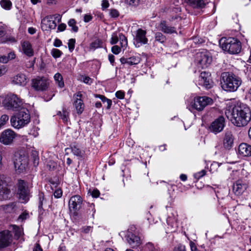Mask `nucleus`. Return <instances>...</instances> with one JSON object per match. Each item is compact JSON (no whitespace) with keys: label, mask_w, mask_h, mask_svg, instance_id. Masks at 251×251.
<instances>
[{"label":"nucleus","mask_w":251,"mask_h":251,"mask_svg":"<svg viewBox=\"0 0 251 251\" xmlns=\"http://www.w3.org/2000/svg\"><path fill=\"white\" fill-rule=\"evenodd\" d=\"M16 203L15 202H12L8 204L5 205L4 209L7 212H11L15 208Z\"/></svg>","instance_id":"obj_41"},{"label":"nucleus","mask_w":251,"mask_h":251,"mask_svg":"<svg viewBox=\"0 0 251 251\" xmlns=\"http://www.w3.org/2000/svg\"><path fill=\"white\" fill-rule=\"evenodd\" d=\"M98 97H99L101 100L103 104H105L107 100H110L102 95H99L98 96Z\"/></svg>","instance_id":"obj_62"},{"label":"nucleus","mask_w":251,"mask_h":251,"mask_svg":"<svg viewBox=\"0 0 251 251\" xmlns=\"http://www.w3.org/2000/svg\"><path fill=\"white\" fill-rule=\"evenodd\" d=\"M116 97L119 99H123L125 97V93L123 91H118L115 94Z\"/></svg>","instance_id":"obj_53"},{"label":"nucleus","mask_w":251,"mask_h":251,"mask_svg":"<svg viewBox=\"0 0 251 251\" xmlns=\"http://www.w3.org/2000/svg\"><path fill=\"white\" fill-rule=\"evenodd\" d=\"M199 84L205 86L206 88H210L212 86L210 75L209 73L202 72L199 77Z\"/></svg>","instance_id":"obj_20"},{"label":"nucleus","mask_w":251,"mask_h":251,"mask_svg":"<svg viewBox=\"0 0 251 251\" xmlns=\"http://www.w3.org/2000/svg\"><path fill=\"white\" fill-rule=\"evenodd\" d=\"M53 16V19H54L55 20L57 21L58 22H60L61 20V16L59 14H55L54 15H51Z\"/></svg>","instance_id":"obj_61"},{"label":"nucleus","mask_w":251,"mask_h":251,"mask_svg":"<svg viewBox=\"0 0 251 251\" xmlns=\"http://www.w3.org/2000/svg\"><path fill=\"white\" fill-rule=\"evenodd\" d=\"M111 50L114 54H118L120 52L121 49L118 46L115 45L112 47Z\"/></svg>","instance_id":"obj_49"},{"label":"nucleus","mask_w":251,"mask_h":251,"mask_svg":"<svg viewBox=\"0 0 251 251\" xmlns=\"http://www.w3.org/2000/svg\"><path fill=\"white\" fill-rule=\"evenodd\" d=\"M6 72L7 69L5 66H0V76L5 74Z\"/></svg>","instance_id":"obj_57"},{"label":"nucleus","mask_w":251,"mask_h":251,"mask_svg":"<svg viewBox=\"0 0 251 251\" xmlns=\"http://www.w3.org/2000/svg\"><path fill=\"white\" fill-rule=\"evenodd\" d=\"M234 138L232 132L227 131L225 133L223 141V145L224 148L226 150H230L233 145Z\"/></svg>","instance_id":"obj_23"},{"label":"nucleus","mask_w":251,"mask_h":251,"mask_svg":"<svg viewBox=\"0 0 251 251\" xmlns=\"http://www.w3.org/2000/svg\"><path fill=\"white\" fill-rule=\"evenodd\" d=\"M134 44L136 47H139L142 45L147 44L148 39L146 37V31L142 29H138L136 31Z\"/></svg>","instance_id":"obj_16"},{"label":"nucleus","mask_w":251,"mask_h":251,"mask_svg":"<svg viewBox=\"0 0 251 251\" xmlns=\"http://www.w3.org/2000/svg\"><path fill=\"white\" fill-rule=\"evenodd\" d=\"M211 61L212 57L209 52L204 51L197 53L196 63L198 68H207Z\"/></svg>","instance_id":"obj_8"},{"label":"nucleus","mask_w":251,"mask_h":251,"mask_svg":"<svg viewBox=\"0 0 251 251\" xmlns=\"http://www.w3.org/2000/svg\"><path fill=\"white\" fill-rule=\"evenodd\" d=\"M82 202V198L78 195L72 197L69 201V207L70 211L75 212L78 210Z\"/></svg>","instance_id":"obj_18"},{"label":"nucleus","mask_w":251,"mask_h":251,"mask_svg":"<svg viewBox=\"0 0 251 251\" xmlns=\"http://www.w3.org/2000/svg\"><path fill=\"white\" fill-rule=\"evenodd\" d=\"M0 5L4 10H10L12 8V3L10 0H1Z\"/></svg>","instance_id":"obj_32"},{"label":"nucleus","mask_w":251,"mask_h":251,"mask_svg":"<svg viewBox=\"0 0 251 251\" xmlns=\"http://www.w3.org/2000/svg\"><path fill=\"white\" fill-rule=\"evenodd\" d=\"M239 154L243 156H251V146L247 143H241L238 149Z\"/></svg>","instance_id":"obj_25"},{"label":"nucleus","mask_w":251,"mask_h":251,"mask_svg":"<svg viewBox=\"0 0 251 251\" xmlns=\"http://www.w3.org/2000/svg\"><path fill=\"white\" fill-rule=\"evenodd\" d=\"M213 103L211 98L206 97H196L194 99L191 105L193 108L198 111L202 110L206 106Z\"/></svg>","instance_id":"obj_6"},{"label":"nucleus","mask_w":251,"mask_h":251,"mask_svg":"<svg viewBox=\"0 0 251 251\" xmlns=\"http://www.w3.org/2000/svg\"><path fill=\"white\" fill-rule=\"evenodd\" d=\"M62 196V192L61 189H58L54 192V196L56 198H60Z\"/></svg>","instance_id":"obj_55"},{"label":"nucleus","mask_w":251,"mask_h":251,"mask_svg":"<svg viewBox=\"0 0 251 251\" xmlns=\"http://www.w3.org/2000/svg\"><path fill=\"white\" fill-rule=\"evenodd\" d=\"M22 104V100L14 94L7 95L3 101L4 107L8 110H17Z\"/></svg>","instance_id":"obj_5"},{"label":"nucleus","mask_w":251,"mask_h":251,"mask_svg":"<svg viewBox=\"0 0 251 251\" xmlns=\"http://www.w3.org/2000/svg\"><path fill=\"white\" fill-rule=\"evenodd\" d=\"M126 2L130 6H137L140 3V0H126Z\"/></svg>","instance_id":"obj_46"},{"label":"nucleus","mask_w":251,"mask_h":251,"mask_svg":"<svg viewBox=\"0 0 251 251\" xmlns=\"http://www.w3.org/2000/svg\"><path fill=\"white\" fill-rule=\"evenodd\" d=\"M155 41L158 42L160 43H164L166 40V38L161 32H157L155 33Z\"/></svg>","instance_id":"obj_35"},{"label":"nucleus","mask_w":251,"mask_h":251,"mask_svg":"<svg viewBox=\"0 0 251 251\" xmlns=\"http://www.w3.org/2000/svg\"><path fill=\"white\" fill-rule=\"evenodd\" d=\"M54 79L56 83L57 84L58 87L62 88L64 86V83L63 80V77L60 73H56L54 75Z\"/></svg>","instance_id":"obj_33"},{"label":"nucleus","mask_w":251,"mask_h":251,"mask_svg":"<svg viewBox=\"0 0 251 251\" xmlns=\"http://www.w3.org/2000/svg\"><path fill=\"white\" fill-rule=\"evenodd\" d=\"M225 114L234 125L238 127L246 126L251 120L250 109L243 104L228 107Z\"/></svg>","instance_id":"obj_1"},{"label":"nucleus","mask_w":251,"mask_h":251,"mask_svg":"<svg viewBox=\"0 0 251 251\" xmlns=\"http://www.w3.org/2000/svg\"><path fill=\"white\" fill-rule=\"evenodd\" d=\"M16 137L15 133L10 129L4 130L0 135V142L5 145H10Z\"/></svg>","instance_id":"obj_12"},{"label":"nucleus","mask_w":251,"mask_h":251,"mask_svg":"<svg viewBox=\"0 0 251 251\" xmlns=\"http://www.w3.org/2000/svg\"><path fill=\"white\" fill-rule=\"evenodd\" d=\"M16 57V54L14 51H10L8 53L7 56H6V58L7 60V62L11 60L15 59Z\"/></svg>","instance_id":"obj_50"},{"label":"nucleus","mask_w":251,"mask_h":251,"mask_svg":"<svg viewBox=\"0 0 251 251\" xmlns=\"http://www.w3.org/2000/svg\"><path fill=\"white\" fill-rule=\"evenodd\" d=\"M27 78L24 74H18L12 78V83L16 85L25 86Z\"/></svg>","instance_id":"obj_27"},{"label":"nucleus","mask_w":251,"mask_h":251,"mask_svg":"<svg viewBox=\"0 0 251 251\" xmlns=\"http://www.w3.org/2000/svg\"><path fill=\"white\" fill-rule=\"evenodd\" d=\"M184 1L193 8H203L206 5L205 0H184Z\"/></svg>","instance_id":"obj_29"},{"label":"nucleus","mask_w":251,"mask_h":251,"mask_svg":"<svg viewBox=\"0 0 251 251\" xmlns=\"http://www.w3.org/2000/svg\"><path fill=\"white\" fill-rule=\"evenodd\" d=\"M242 80L239 77L229 72H224L221 76V84L223 90L235 92L241 85Z\"/></svg>","instance_id":"obj_2"},{"label":"nucleus","mask_w":251,"mask_h":251,"mask_svg":"<svg viewBox=\"0 0 251 251\" xmlns=\"http://www.w3.org/2000/svg\"><path fill=\"white\" fill-rule=\"evenodd\" d=\"M174 251H186L184 246H179L174 249Z\"/></svg>","instance_id":"obj_64"},{"label":"nucleus","mask_w":251,"mask_h":251,"mask_svg":"<svg viewBox=\"0 0 251 251\" xmlns=\"http://www.w3.org/2000/svg\"><path fill=\"white\" fill-rule=\"evenodd\" d=\"M119 39L120 40L121 48H126L127 45V40L122 33H120L118 36L116 32L113 33L110 42V44L111 45L116 44L118 42Z\"/></svg>","instance_id":"obj_19"},{"label":"nucleus","mask_w":251,"mask_h":251,"mask_svg":"<svg viewBox=\"0 0 251 251\" xmlns=\"http://www.w3.org/2000/svg\"><path fill=\"white\" fill-rule=\"evenodd\" d=\"M46 202L45 199L43 194H39V208L42 209L44 203Z\"/></svg>","instance_id":"obj_48"},{"label":"nucleus","mask_w":251,"mask_h":251,"mask_svg":"<svg viewBox=\"0 0 251 251\" xmlns=\"http://www.w3.org/2000/svg\"><path fill=\"white\" fill-rule=\"evenodd\" d=\"M225 126V118L220 116L213 121L209 127V130L217 134L221 132Z\"/></svg>","instance_id":"obj_13"},{"label":"nucleus","mask_w":251,"mask_h":251,"mask_svg":"<svg viewBox=\"0 0 251 251\" xmlns=\"http://www.w3.org/2000/svg\"><path fill=\"white\" fill-rule=\"evenodd\" d=\"M6 30L4 27L0 26V43H5Z\"/></svg>","instance_id":"obj_38"},{"label":"nucleus","mask_w":251,"mask_h":251,"mask_svg":"<svg viewBox=\"0 0 251 251\" xmlns=\"http://www.w3.org/2000/svg\"><path fill=\"white\" fill-rule=\"evenodd\" d=\"M110 15L113 18H117L119 16V13L118 10L113 9L110 10Z\"/></svg>","instance_id":"obj_51"},{"label":"nucleus","mask_w":251,"mask_h":251,"mask_svg":"<svg viewBox=\"0 0 251 251\" xmlns=\"http://www.w3.org/2000/svg\"><path fill=\"white\" fill-rule=\"evenodd\" d=\"M109 4L107 0H103L101 2V8L102 10L108 8Z\"/></svg>","instance_id":"obj_56"},{"label":"nucleus","mask_w":251,"mask_h":251,"mask_svg":"<svg viewBox=\"0 0 251 251\" xmlns=\"http://www.w3.org/2000/svg\"><path fill=\"white\" fill-rule=\"evenodd\" d=\"M53 45L55 47H59L62 45V42L59 39H56L54 40Z\"/></svg>","instance_id":"obj_63"},{"label":"nucleus","mask_w":251,"mask_h":251,"mask_svg":"<svg viewBox=\"0 0 251 251\" xmlns=\"http://www.w3.org/2000/svg\"><path fill=\"white\" fill-rule=\"evenodd\" d=\"M10 196V191L6 187L3 176L0 175V201L8 200Z\"/></svg>","instance_id":"obj_15"},{"label":"nucleus","mask_w":251,"mask_h":251,"mask_svg":"<svg viewBox=\"0 0 251 251\" xmlns=\"http://www.w3.org/2000/svg\"><path fill=\"white\" fill-rule=\"evenodd\" d=\"M41 26L43 30L48 31L55 29L56 24L55 21L53 20V16L48 15L42 19Z\"/></svg>","instance_id":"obj_14"},{"label":"nucleus","mask_w":251,"mask_h":251,"mask_svg":"<svg viewBox=\"0 0 251 251\" xmlns=\"http://www.w3.org/2000/svg\"><path fill=\"white\" fill-rule=\"evenodd\" d=\"M19 199L22 203L27 202L29 199V191L26 183L23 180H19L18 184Z\"/></svg>","instance_id":"obj_7"},{"label":"nucleus","mask_w":251,"mask_h":251,"mask_svg":"<svg viewBox=\"0 0 251 251\" xmlns=\"http://www.w3.org/2000/svg\"><path fill=\"white\" fill-rule=\"evenodd\" d=\"M12 241V235L8 230L0 232V249L9 245Z\"/></svg>","instance_id":"obj_17"},{"label":"nucleus","mask_w":251,"mask_h":251,"mask_svg":"<svg viewBox=\"0 0 251 251\" xmlns=\"http://www.w3.org/2000/svg\"><path fill=\"white\" fill-rule=\"evenodd\" d=\"M9 117L6 115H2L0 118V127L4 126L8 121Z\"/></svg>","instance_id":"obj_43"},{"label":"nucleus","mask_w":251,"mask_h":251,"mask_svg":"<svg viewBox=\"0 0 251 251\" xmlns=\"http://www.w3.org/2000/svg\"><path fill=\"white\" fill-rule=\"evenodd\" d=\"M126 240L128 244L132 248H135L139 246L141 244V240L139 236L135 234L128 232Z\"/></svg>","instance_id":"obj_24"},{"label":"nucleus","mask_w":251,"mask_h":251,"mask_svg":"<svg viewBox=\"0 0 251 251\" xmlns=\"http://www.w3.org/2000/svg\"><path fill=\"white\" fill-rule=\"evenodd\" d=\"M71 150L72 153L78 157H81L82 155V151L80 150L75 146L72 147L71 148L66 149V151Z\"/></svg>","instance_id":"obj_34"},{"label":"nucleus","mask_w":251,"mask_h":251,"mask_svg":"<svg viewBox=\"0 0 251 251\" xmlns=\"http://www.w3.org/2000/svg\"><path fill=\"white\" fill-rule=\"evenodd\" d=\"M68 24L69 26L72 27V31L75 32H76L78 31V27L76 25V22L75 19H70L69 21Z\"/></svg>","instance_id":"obj_40"},{"label":"nucleus","mask_w":251,"mask_h":251,"mask_svg":"<svg viewBox=\"0 0 251 251\" xmlns=\"http://www.w3.org/2000/svg\"><path fill=\"white\" fill-rule=\"evenodd\" d=\"M140 62V58L138 56H132L128 58L127 64L133 65L138 64Z\"/></svg>","instance_id":"obj_37"},{"label":"nucleus","mask_w":251,"mask_h":251,"mask_svg":"<svg viewBox=\"0 0 251 251\" xmlns=\"http://www.w3.org/2000/svg\"><path fill=\"white\" fill-rule=\"evenodd\" d=\"M66 25L65 24H61L58 25V26L57 27V29L59 31H63L66 29Z\"/></svg>","instance_id":"obj_60"},{"label":"nucleus","mask_w":251,"mask_h":251,"mask_svg":"<svg viewBox=\"0 0 251 251\" xmlns=\"http://www.w3.org/2000/svg\"><path fill=\"white\" fill-rule=\"evenodd\" d=\"M246 185L243 182L238 180L233 185V192L236 195H241L246 189Z\"/></svg>","instance_id":"obj_26"},{"label":"nucleus","mask_w":251,"mask_h":251,"mask_svg":"<svg viewBox=\"0 0 251 251\" xmlns=\"http://www.w3.org/2000/svg\"><path fill=\"white\" fill-rule=\"evenodd\" d=\"M159 28L163 32L166 34H172L176 32L175 28L168 25L164 21H162L160 22L159 25Z\"/></svg>","instance_id":"obj_28"},{"label":"nucleus","mask_w":251,"mask_h":251,"mask_svg":"<svg viewBox=\"0 0 251 251\" xmlns=\"http://www.w3.org/2000/svg\"><path fill=\"white\" fill-rule=\"evenodd\" d=\"M177 213L176 211L172 213L167 219V227L166 228V233H172L175 232L178 227L177 222Z\"/></svg>","instance_id":"obj_11"},{"label":"nucleus","mask_w":251,"mask_h":251,"mask_svg":"<svg viewBox=\"0 0 251 251\" xmlns=\"http://www.w3.org/2000/svg\"><path fill=\"white\" fill-rule=\"evenodd\" d=\"M51 53L54 58L59 57L62 54V52L58 49H53L51 50Z\"/></svg>","instance_id":"obj_42"},{"label":"nucleus","mask_w":251,"mask_h":251,"mask_svg":"<svg viewBox=\"0 0 251 251\" xmlns=\"http://www.w3.org/2000/svg\"><path fill=\"white\" fill-rule=\"evenodd\" d=\"M12 229L14 233L15 237L17 239H18L23 234V229L15 225L12 226Z\"/></svg>","instance_id":"obj_36"},{"label":"nucleus","mask_w":251,"mask_h":251,"mask_svg":"<svg viewBox=\"0 0 251 251\" xmlns=\"http://www.w3.org/2000/svg\"><path fill=\"white\" fill-rule=\"evenodd\" d=\"M220 45L224 50L230 54H237L241 50V42L234 38H222Z\"/></svg>","instance_id":"obj_4"},{"label":"nucleus","mask_w":251,"mask_h":251,"mask_svg":"<svg viewBox=\"0 0 251 251\" xmlns=\"http://www.w3.org/2000/svg\"><path fill=\"white\" fill-rule=\"evenodd\" d=\"M14 165L17 173H23L26 169L27 164V158L19 153H16L13 159Z\"/></svg>","instance_id":"obj_9"},{"label":"nucleus","mask_w":251,"mask_h":251,"mask_svg":"<svg viewBox=\"0 0 251 251\" xmlns=\"http://www.w3.org/2000/svg\"><path fill=\"white\" fill-rule=\"evenodd\" d=\"M5 39L6 40L5 43H15L17 42V40L14 37L5 36Z\"/></svg>","instance_id":"obj_54"},{"label":"nucleus","mask_w":251,"mask_h":251,"mask_svg":"<svg viewBox=\"0 0 251 251\" xmlns=\"http://www.w3.org/2000/svg\"><path fill=\"white\" fill-rule=\"evenodd\" d=\"M49 84V79L45 77H37L32 80V87L36 91H45Z\"/></svg>","instance_id":"obj_10"},{"label":"nucleus","mask_w":251,"mask_h":251,"mask_svg":"<svg viewBox=\"0 0 251 251\" xmlns=\"http://www.w3.org/2000/svg\"><path fill=\"white\" fill-rule=\"evenodd\" d=\"M56 115L62 120L64 123H67L68 122L69 112L66 109H63L62 111H57Z\"/></svg>","instance_id":"obj_31"},{"label":"nucleus","mask_w":251,"mask_h":251,"mask_svg":"<svg viewBox=\"0 0 251 251\" xmlns=\"http://www.w3.org/2000/svg\"><path fill=\"white\" fill-rule=\"evenodd\" d=\"M81 79L82 81L86 84H90L92 82V79L89 76H82Z\"/></svg>","instance_id":"obj_52"},{"label":"nucleus","mask_w":251,"mask_h":251,"mask_svg":"<svg viewBox=\"0 0 251 251\" xmlns=\"http://www.w3.org/2000/svg\"><path fill=\"white\" fill-rule=\"evenodd\" d=\"M102 43L101 39H96L90 44L89 50L94 51L98 48H102Z\"/></svg>","instance_id":"obj_30"},{"label":"nucleus","mask_w":251,"mask_h":251,"mask_svg":"<svg viewBox=\"0 0 251 251\" xmlns=\"http://www.w3.org/2000/svg\"><path fill=\"white\" fill-rule=\"evenodd\" d=\"M82 95L80 92L76 94L74 97H75V100L74 103V105L77 114H81L84 108V105L83 100H81Z\"/></svg>","instance_id":"obj_21"},{"label":"nucleus","mask_w":251,"mask_h":251,"mask_svg":"<svg viewBox=\"0 0 251 251\" xmlns=\"http://www.w3.org/2000/svg\"><path fill=\"white\" fill-rule=\"evenodd\" d=\"M100 194V191L98 189H94L91 193L92 197L94 198H98Z\"/></svg>","instance_id":"obj_58"},{"label":"nucleus","mask_w":251,"mask_h":251,"mask_svg":"<svg viewBox=\"0 0 251 251\" xmlns=\"http://www.w3.org/2000/svg\"><path fill=\"white\" fill-rule=\"evenodd\" d=\"M206 172L204 170H202L201 171L195 173L194 175V176L197 179L201 178V177L204 176L205 175Z\"/></svg>","instance_id":"obj_47"},{"label":"nucleus","mask_w":251,"mask_h":251,"mask_svg":"<svg viewBox=\"0 0 251 251\" xmlns=\"http://www.w3.org/2000/svg\"><path fill=\"white\" fill-rule=\"evenodd\" d=\"M92 19V16L90 14H85L84 16V21L85 23L90 22Z\"/></svg>","instance_id":"obj_59"},{"label":"nucleus","mask_w":251,"mask_h":251,"mask_svg":"<svg viewBox=\"0 0 251 251\" xmlns=\"http://www.w3.org/2000/svg\"><path fill=\"white\" fill-rule=\"evenodd\" d=\"M30 120V117L28 110L21 108L15 115L11 117L10 122L14 128L19 129L26 125Z\"/></svg>","instance_id":"obj_3"},{"label":"nucleus","mask_w":251,"mask_h":251,"mask_svg":"<svg viewBox=\"0 0 251 251\" xmlns=\"http://www.w3.org/2000/svg\"><path fill=\"white\" fill-rule=\"evenodd\" d=\"M75 40L74 39H70L68 43L69 50L72 52L74 50Z\"/></svg>","instance_id":"obj_44"},{"label":"nucleus","mask_w":251,"mask_h":251,"mask_svg":"<svg viewBox=\"0 0 251 251\" xmlns=\"http://www.w3.org/2000/svg\"><path fill=\"white\" fill-rule=\"evenodd\" d=\"M28 217V213L26 212H24L19 216L18 220L20 222H23L27 219Z\"/></svg>","instance_id":"obj_45"},{"label":"nucleus","mask_w":251,"mask_h":251,"mask_svg":"<svg viewBox=\"0 0 251 251\" xmlns=\"http://www.w3.org/2000/svg\"><path fill=\"white\" fill-rule=\"evenodd\" d=\"M146 251H159V248L156 246H154L151 243H148L145 246Z\"/></svg>","instance_id":"obj_39"},{"label":"nucleus","mask_w":251,"mask_h":251,"mask_svg":"<svg viewBox=\"0 0 251 251\" xmlns=\"http://www.w3.org/2000/svg\"><path fill=\"white\" fill-rule=\"evenodd\" d=\"M22 51L28 57L34 55V51L30 43L27 41H22L21 43Z\"/></svg>","instance_id":"obj_22"}]
</instances>
